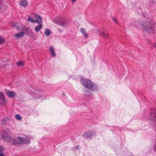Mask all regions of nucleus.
<instances>
[{
	"label": "nucleus",
	"instance_id": "1",
	"mask_svg": "<svg viewBox=\"0 0 156 156\" xmlns=\"http://www.w3.org/2000/svg\"><path fill=\"white\" fill-rule=\"evenodd\" d=\"M80 81L83 87L92 91L97 92L99 90L98 86L88 79H81Z\"/></svg>",
	"mask_w": 156,
	"mask_h": 156
},
{
	"label": "nucleus",
	"instance_id": "18",
	"mask_svg": "<svg viewBox=\"0 0 156 156\" xmlns=\"http://www.w3.org/2000/svg\"><path fill=\"white\" fill-rule=\"evenodd\" d=\"M24 35V33L23 32L19 33L15 35V37L17 38H20L22 37Z\"/></svg>",
	"mask_w": 156,
	"mask_h": 156
},
{
	"label": "nucleus",
	"instance_id": "16",
	"mask_svg": "<svg viewBox=\"0 0 156 156\" xmlns=\"http://www.w3.org/2000/svg\"><path fill=\"white\" fill-rule=\"evenodd\" d=\"M42 27L43 25L40 23L35 27L34 30L36 32H38L42 28Z\"/></svg>",
	"mask_w": 156,
	"mask_h": 156
},
{
	"label": "nucleus",
	"instance_id": "17",
	"mask_svg": "<svg viewBox=\"0 0 156 156\" xmlns=\"http://www.w3.org/2000/svg\"><path fill=\"white\" fill-rule=\"evenodd\" d=\"M20 5L24 7H25L28 5L27 2L26 0H20Z\"/></svg>",
	"mask_w": 156,
	"mask_h": 156
},
{
	"label": "nucleus",
	"instance_id": "35",
	"mask_svg": "<svg viewBox=\"0 0 156 156\" xmlns=\"http://www.w3.org/2000/svg\"><path fill=\"white\" fill-rule=\"evenodd\" d=\"M32 93H31V94H33V92H32Z\"/></svg>",
	"mask_w": 156,
	"mask_h": 156
},
{
	"label": "nucleus",
	"instance_id": "10",
	"mask_svg": "<svg viewBox=\"0 0 156 156\" xmlns=\"http://www.w3.org/2000/svg\"><path fill=\"white\" fill-rule=\"evenodd\" d=\"M62 19L63 17H58L55 18L53 21L55 23L60 25Z\"/></svg>",
	"mask_w": 156,
	"mask_h": 156
},
{
	"label": "nucleus",
	"instance_id": "9",
	"mask_svg": "<svg viewBox=\"0 0 156 156\" xmlns=\"http://www.w3.org/2000/svg\"><path fill=\"white\" fill-rule=\"evenodd\" d=\"M5 92L7 96L10 98H14L16 95L15 93L9 90H6Z\"/></svg>",
	"mask_w": 156,
	"mask_h": 156
},
{
	"label": "nucleus",
	"instance_id": "12",
	"mask_svg": "<svg viewBox=\"0 0 156 156\" xmlns=\"http://www.w3.org/2000/svg\"><path fill=\"white\" fill-rule=\"evenodd\" d=\"M11 26L13 27H15L17 30L20 29L21 26V25L17 23H11Z\"/></svg>",
	"mask_w": 156,
	"mask_h": 156
},
{
	"label": "nucleus",
	"instance_id": "30",
	"mask_svg": "<svg viewBox=\"0 0 156 156\" xmlns=\"http://www.w3.org/2000/svg\"><path fill=\"white\" fill-rule=\"evenodd\" d=\"M76 148L77 150H79L80 149V147L79 146H76Z\"/></svg>",
	"mask_w": 156,
	"mask_h": 156
},
{
	"label": "nucleus",
	"instance_id": "26",
	"mask_svg": "<svg viewBox=\"0 0 156 156\" xmlns=\"http://www.w3.org/2000/svg\"><path fill=\"white\" fill-rule=\"evenodd\" d=\"M44 34L47 36H49V29H47L46 30L45 32L44 33Z\"/></svg>",
	"mask_w": 156,
	"mask_h": 156
},
{
	"label": "nucleus",
	"instance_id": "11",
	"mask_svg": "<svg viewBox=\"0 0 156 156\" xmlns=\"http://www.w3.org/2000/svg\"><path fill=\"white\" fill-rule=\"evenodd\" d=\"M34 18L36 19L35 22L38 24L41 23L42 22L41 17L38 14H36L34 16Z\"/></svg>",
	"mask_w": 156,
	"mask_h": 156
},
{
	"label": "nucleus",
	"instance_id": "7",
	"mask_svg": "<svg viewBox=\"0 0 156 156\" xmlns=\"http://www.w3.org/2000/svg\"><path fill=\"white\" fill-rule=\"evenodd\" d=\"M99 35L106 39H109V36L107 31L103 28H101L99 30Z\"/></svg>",
	"mask_w": 156,
	"mask_h": 156
},
{
	"label": "nucleus",
	"instance_id": "31",
	"mask_svg": "<svg viewBox=\"0 0 156 156\" xmlns=\"http://www.w3.org/2000/svg\"><path fill=\"white\" fill-rule=\"evenodd\" d=\"M0 156H5V155L4 154V153H0Z\"/></svg>",
	"mask_w": 156,
	"mask_h": 156
},
{
	"label": "nucleus",
	"instance_id": "6",
	"mask_svg": "<svg viewBox=\"0 0 156 156\" xmlns=\"http://www.w3.org/2000/svg\"><path fill=\"white\" fill-rule=\"evenodd\" d=\"M96 132L95 131H89L84 133L83 136L84 138L90 139L92 137H94L96 136Z\"/></svg>",
	"mask_w": 156,
	"mask_h": 156
},
{
	"label": "nucleus",
	"instance_id": "19",
	"mask_svg": "<svg viewBox=\"0 0 156 156\" xmlns=\"http://www.w3.org/2000/svg\"><path fill=\"white\" fill-rule=\"evenodd\" d=\"M84 94L85 96H90L91 94V92L88 90H86L84 92Z\"/></svg>",
	"mask_w": 156,
	"mask_h": 156
},
{
	"label": "nucleus",
	"instance_id": "34",
	"mask_svg": "<svg viewBox=\"0 0 156 156\" xmlns=\"http://www.w3.org/2000/svg\"><path fill=\"white\" fill-rule=\"evenodd\" d=\"M49 35L50 34V30H49Z\"/></svg>",
	"mask_w": 156,
	"mask_h": 156
},
{
	"label": "nucleus",
	"instance_id": "29",
	"mask_svg": "<svg viewBox=\"0 0 156 156\" xmlns=\"http://www.w3.org/2000/svg\"><path fill=\"white\" fill-rule=\"evenodd\" d=\"M70 0L72 1V2L73 3H75L77 1V0Z\"/></svg>",
	"mask_w": 156,
	"mask_h": 156
},
{
	"label": "nucleus",
	"instance_id": "8",
	"mask_svg": "<svg viewBox=\"0 0 156 156\" xmlns=\"http://www.w3.org/2000/svg\"><path fill=\"white\" fill-rule=\"evenodd\" d=\"M70 21L69 20L63 18L60 26L63 27H66L69 25Z\"/></svg>",
	"mask_w": 156,
	"mask_h": 156
},
{
	"label": "nucleus",
	"instance_id": "20",
	"mask_svg": "<svg viewBox=\"0 0 156 156\" xmlns=\"http://www.w3.org/2000/svg\"><path fill=\"white\" fill-rule=\"evenodd\" d=\"M15 118L17 120H20L22 119V117L19 115L16 114L15 116Z\"/></svg>",
	"mask_w": 156,
	"mask_h": 156
},
{
	"label": "nucleus",
	"instance_id": "24",
	"mask_svg": "<svg viewBox=\"0 0 156 156\" xmlns=\"http://www.w3.org/2000/svg\"><path fill=\"white\" fill-rule=\"evenodd\" d=\"M5 151V149L2 146L0 145V153H4Z\"/></svg>",
	"mask_w": 156,
	"mask_h": 156
},
{
	"label": "nucleus",
	"instance_id": "28",
	"mask_svg": "<svg viewBox=\"0 0 156 156\" xmlns=\"http://www.w3.org/2000/svg\"><path fill=\"white\" fill-rule=\"evenodd\" d=\"M2 4L1 2H0V11H1V10L2 9Z\"/></svg>",
	"mask_w": 156,
	"mask_h": 156
},
{
	"label": "nucleus",
	"instance_id": "23",
	"mask_svg": "<svg viewBox=\"0 0 156 156\" xmlns=\"http://www.w3.org/2000/svg\"><path fill=\"white\" fill-rule=\"evenodd\" d=\"M112 19L113 21L115 23H118V20L115 18L112 17L111 18Z\"/></svg>",
	"mask_w": 156,
	"mask_h": 156
},
{
	"label": "nucleus",
	"instance_id": "5",
	"mask_svg": "<svg viewBox=\"0 0 156 156\" xmlns=\"http://www.w3.org/2000/svg\"><path fill=\"white\" fill-rule=\"evenodd\" d=\"M1 139H3L5 141H9L10 142V140L12 139L11 138L10 135L6 131H3L0 133V137Z\"/></svg>",
	"mask_w": 156,
	"mask_h": 156
},
{
	"label": "nucleus",
	"instance_id": "22",
	"mask_svg": "<svg viewBox=\"0 0 156 156\" xmlns=\"http://www.w3.org/2000/svg\"><path fill=\"white\" fill-rule=\"evenodd\" d=\"M5 41L4 38L1 36H0V44H3Z\"/></svg>",
	"mask_w": 156,
	"mask_h": 156
},
{
	"label": "nucleus",
	"instance_id": "15",
	"mask_svg": "<svg viewBox=\"0 0 156 156\" xmlns=\"http://www.w3.org/2000/svg\"><path fill=\"white\" fill-rule=\"evenodd\" d=\"M0 99L3 101L4 104H5L7 101V100H5V97L2 92H0Z\"/></svg>",
	"mask_w": 156,
	"mask_h": 156
},
{
	"label": "nucleus",
	"instance_id": "3",
	"mask_svg": "<svg viewBox=\"0 0 156 156\" xmlns=\"http://www.w3.org/2000/svg\"><path fill=\"white\" fill-rule=\"evenodd\" d=\"M142 27L147 33L154 34L156 30V24L150 21H147L142 24Z\"/></svg>",
	"mask_w": 156,
	"mask_h": 156
},
{
	"label": "nucleus",
	"instance_id": "14",
	"mask_svg": "<svg viewBox=\"0 0 156 156\" xmlns=\"http://www.w3.org/2000/svg\"><path fill=\"white\" fill-rule=\"evenodd\" d=\"M80 32L84 36V37L86 39L88 38V34L86 32V30L84 28H81L80 29Z\"/></svg>",
	"mask_w": 156,
	"mask_h": 156
},
{
	"label": "nucleus",
	"instance_id": "2",
	"mask_svg": "<svg viewBox=\"0 0 156 156\" xmlns=\"http://www.w3.org/2000/svg\"><path fill=\"white\" fill-rule=\"evenodd\" d=\"M10 143L12 145L17 146L24 143L29 144L30 143V138L27 135L19 136L12 138V140L10 141Z\"/></svg>",
	"mask_w": 156,
	"mask_h": 156
},
{
	"label": "nucleus",
	"instance_id": "13",
	"mask_svg": "<svg viewBox=\"0 0 156 156\" xmlns=\"http://www.w3.org/2000/svg\"><path fill=\"white\" fill-rule=\"evenodd\" d=\"M49 53L50 55L53 57H55L56 55V53L55 52L54 49L52 47H49Z\"/></svg>",
	"mask_w": 156,
	"mask_h": 156
},
{
	"label": "nucleus",
	"instance_id": "25",
	"mask_svg": "<svg viewBox=\"0 0 156 156\" xmlns=\"http://www.w3.org/2000/svg\"><path fill=\"white\" fill-rule=\"evenodd\" d=\"M17 65L19 66H21L24 65L23 62L21 61H20L17 62Z\"/></svg>",
	"mask_w": 156,
	"mask_h": 156
},
{
	"label": "nucleus",
	"instance_id": "36",
	"mask_svg": "<svg viewBox=\"0 0 156 156\" xmlns=\"http://www.w3.org/2000/svg\"><path fill=\"white\" fill-rule=\"evenodd\" d=\"M155 137H156V134H155Z\"/></svg>",
	"mask_w": 156,
	"mask_h": 156
},
{
	"label": "nucleus",
	"instance_id": "32",
	"mask_svg": "<svg viewBox=\"0 0 156 156\" xmlns=\"http://www.w3.org/2000/svg\"><path fill=\"white\" fill-rule=\"evenodd\" d=\"M154 151L156 152V145L154 146Z\"/></svg>",
	"mask_w": 156,
	"mask_h": 156
},
{
	"label": "nucleus",
	"instance_id": "33",
	"mask_svg": "<svg viewBox=\"0 0 156 156\" xmlns=\"http://www.w3.org/2000/svg\"><path fill=\"white\" fill-rule=\"evenodd\" d=\"M154 47H155V48H156V43H155V45H154Z\"/></svg>",
	"mask_w": 156,
	"mask_h": 156
},
{
	"label": "nucleus",
	"instance_id": "27",
	"mask_svg": "<svg viewBox=\"0 0 156 156\" xmlns=\"http://www.w3.org/2000/svg\"><path fill=\"white\" fill-rule=\"evenodd\" d=\"M58 30L59 31V33H61L63 31L61 29L59 28L58 29Z\"/></svg>",
	"mask_w": 156,
	"mask_h": 156
},
{
	"label": "nucleus",
	"instance_id": "4",
	"mask_svg": "<svg viewBox=\"0 0 156 156\" xmlns=\"http://www.w3.org/2000/svg\"><path fill=\"white\" fill-rule=\"evenodd\" d=\"M149 122L152 125H156V108L151 109L149 117Z\"/></svg>",
	"mask_w": 156,
	"mask_h": 156
},
{
	"label": "nucleus",
	"instance_id": "21",
	"mask_svg": "<svg viewBox=\"0 0 156 156\" xmlns=\"http://www.w3.org/2000/svg\"><path fill=\"white\" fill-rule=\"evenodd\" d=\"M28 20L29 21H30L33 23H34L35 22V20L33 18L30 17V16H28Z\"/></svg>",
	"mask_w": 156,
	"mask_h": 156
}]
</instances>
